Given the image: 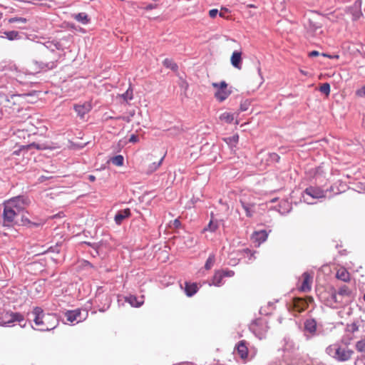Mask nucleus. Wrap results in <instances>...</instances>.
I'll list each match as a JSON object with an SVG mask.
<instances>
[{
	"mask_svg": "<svg viewBox=\"0 0 365 365\" xmlns=\"http://www.w3.org/2000/svg\"><path fill=\"white\" fill-rule=\"evenodd\" d=\"M32 314L34 324L40 331H50L58 324V319L56 314H44L43 309L39 307H34Z\"/></svg>",
	"mask_w": 365,
	"mask_h": 365,
	"instance_id": "obj_1",
	"label": "nucleus"
},
{
	"mask_svg": "<svg viewBox=\"0 0 365 365\" xmlns=\"http://www.w3.org/2000/svg\"><path fill=\"white\" fill-rule=\"evenodd\" d=\"M327 352L336 360L341 362L349 361L354 354V351L351 349L347 347H342L337 344L330 345L327 349Z\"/></svg>",
	"mask_w": 365,
	"mask_h": 365,
	"instance_id": "obj_2",
	"label": "nucleus"
},
{
	"mask_svg": "<svg viewBox=\"0 0 365 365\" xmlns=\"http://www.w3.org/2000/svg\"><path fill=\"white\" fill-rule=\"evenodd\" d=\"M5 205L10 206L11 210H14L17 214H20L30 204V200L28 197L24 196H17L11 198L4 202Z\"/></svg>",
	"mask_w": 365,
	"mask_h": 365,
	"instance_id": "obj_3",
	"label": "nucleus"
},
{
	"mask_svg": "<svg viewBox=\"0 0 365 365\" xmlns=\"http://www.w3.org/2000/svg\"><path fill=\"white\" fill-rule=\"evenodd\" d=\"M212 86L216 89L214 96L220 103L227 100L231 94V91L227 88L228 84L225 81H221L220 83H212Z\"/></svg>",
	"mask_w": 365,
	"mask_h": 365,
	"instance_id": "obj_4",
	"label": "nucleus"
},
{
	"mask_svg": "<svg viewBox=\"0 0 365 365\" xmlns=\"http://www.w3.org/2000/svg\"><path fill=\"white\" fill-rule=\"evenodd\" d=\"M302 198L304 202H306L307 204H316L319 198V191L314 187H307L304 191Z\"/></svg>",
	"mask_w": 365,
	"mask_h": 365,
	"instance_id": "obj_5",
	"label": "nucleus"
},
{
	"mask_svg": "<svg viewBox=\"0 0 365 365\" xmlns=\"http://www.w3.org/2000/svg\"><path fill=\"white\" fill-rule=\"evenodd\" d=\"M23 320L24 317L21 314L11 312L2 313L0 317V324L1 325L9 324L14 322H21Z\"/></svg>",
	"mask_w": 365,
	"mask_h": 365,
	"instance_id": "obj_6",
	"label": "nucleus"
},
{
	"mask_svg": "<svg viewBox=\"0 0 365 365\" xmlns=\"http://www.w3.org/2000/svg\"><path fill=\"white\" fill-rule=\"evenodd\" d=\"M359 331V326L356 323H352L346 326L345 329V335L341 339V343L348 346L353 340V334Z\"/></svg>",
	"mask_w": 365,
	"mask_h": 365,
	"instance_id": "obj_7",
	"label": "nucleus"
},
{
	"mask_svg": "<svg viewBox=\"0 0 365 365\" xmlns=\"http://www.w3.org/2000/svg\"><path fill=\"white\" fill-rule=\"evenodd\" d=\"M18 215L14 210H11L10 206L4 204L3 225L4 226H11Z\"/></svg>",
	"mask_w": 365,
	"mask_h": 365,
	"instance_id": "obj_8",
	"label": "nucleus"
},
{
	"mask_svg": "<svg viewBox=\"0 0 365 365\" xmlns=\"http://www.w3.org/2000/svg\"><path fill=\"white\" fill-rule=\"evenodd\" d=\"M313 276L308 272L302 274V277L299 279L298 288L302 292H308L311 289Z\"/></svg>",
	"mask_w": 365,
	"mask_h": 365,
	"instance_id": "obj_9",
	"label": "nucleus"
},
{
	"mask_svg": "<svg viewBox=\"0 0 365 365\" xmlns=\"http://www.w3.org/2000/svg\"><path fill=\"white\" fill-rule=\"evenodd\" d=\"M163 158L158 160H153L152 158H147L146 165H144L143 172L148 175L153 173L159 169L161 165Z\"/></svg>",
	"mask_w": 365,
	"mask_h": 365,
	"instance_id": "obj_10",
	"label": "nucleus"
},
{
	"mask_svg": "<svg viewBox=\"0 0 365 365\" xmlns=\"http://www.w3.org/2000/svg\"><path fill=\"white\" fill-rule=\"evenodd\" d=\"M51 57L48 56H46V57H44V62H42V64L43 66H42V68H46L47 69H51L55 66V64L58 61L59 55L58 53H54L53 51H51Z\"/></svg>",
	"mask_w": 365,
	"mask_h": 365,
	"instance_id": "obj_11",
	"label": "nucleus"
},
{
	"mask_svg": "<svg viewBox=\"0 0 365 365\" xmlns=\"http://www.w3.org/2000/svg\"><path fill=\"white\" fill-rule=\"evenodd\" d=\"M64 316H66L67 321L71 323H79L83 319L81 317V312L79 309L67 311L66 314H64Z\"/></svg>",
	"mask_w": 365,
	"mask_h": 365,
	"instance_id": "obj_12",
	"label": "nucleus"
},
{
	"mask_svg": "<svg viewBox=\"0 0 365 365\" xmlns=\"http://www.w3.org/2000/svg\"><path fill=\"white\" fill-rule=\"evenodd\" d=\"M268 233L266 230H260L253 232L251 235V240L257 246H259L263 242L267 241Z\"/></svg>",
	"mask_w": 365,
	"mask_h": 365,
	"instance_id": "obj_13",
	"label": "nucleus"
},
{
	"mask_svg": "<svg viewBox=\"0 0 365 365\" xmlns=\"http://www.w3.org/2000/svg\"><path fill=\"white\" fill-rule=\"evenodd\" d=\"M241 205L242 206L244 210L246 212V215L247 217H250L252 216V208L255 206L254 202H250L247 195H242L240 200Z\"/></svg>",
	"mask_w": 365,
	"mask_h": 365,
	"instance_id": "obj_14",
	"label": "nucleus"
},
{
	"mask_svg": "<svg viewBox=\"0 0 365 365\" xmlns=\"http://www.w3.org/2000/svg\"><path fill=\"white\" fill-rule=\"evenodd\" d=\"M237 352L242 359H246L248 356L249 351L246 341H240L236 346Z\"/></svg>",
	"mask_w": 365,
	"mask_h": 365,
	"instance_id": "obj_15",
	"label": "nucleus"
},
{
	"mask_svg": "<svg viewBox=\"0 0 365 365\" xmlns=\"http://www.w3.org/2000/svg\"><path fill=\"white\" fill-rule=\"evenodd\" d=\"M242 52L235 51L232 53L230 62L233 67L240 70L242 68Z\"/></svg>",
	"mask_w": 365,
	"mask_h": 365,
	"instance_id": "obj_16",
	"label": "nucleus"
},
{
	"mask_svg": "<svg viewBox=\"0 0 365 365\" xmlns=\"http://www.w3.org/2000/svg\"><path fill=\"white\" fill-rule=\"evenodd\" d=\"M308 302L306 299L302 298H294L293 299V310L300 313L306 307H307Z\"/></svg>",
	"mask_w": 365,
	"mask_h": 365,
	"instance_id": "obj_17",
	"label": "nucleus"
},
{
	"mask_svg": "<svg viewBox=\"0 0 365 365\" xmlns=\"http://www.w3.org/2000/svg\"><path fill=\"white\" fill-rule=\"evenodd\" d=\"M130 215V210L129 208L120 210L115 216H114V221H115L116 224L120 225L123 220L128 218Z\"/></svg>",
	"mask_w": 365,
	"mask_h": 365,
	"instance_id": "obj_18",
	"label": "nucleus"
},
{
	"mask_svg": "<svg viewBox=\"0 0 365 365\" xmlns=\"http://www.w3.org/2000/svg\"><path fill=\"white\" fill-rule=\"evenodd\" d=\"M336 278L343 282H347L351 279L350 274L346 268L340 267L336 272Z\"/></svg>",
	"mask_w": 365,
	"mask_h": 365,
	"instance_id": "obj_19",
	"label": "nucleus"
},
{
	"mask_svg": "<svg viewBox=\"0 0 365 365\" xmlns=\"http://www.w3.org/2000/svg\"><path fill=\"white\" fill-rule=\"evenodd\" d=\"M73 108L74 110H76L81 117H83L84 115L91 110V105L88 103L76 105Z\"/></svg>",
	"mask_w": 365,
	"mask_h": 365,
	"instance_id": "obj_20",
	"label": "nucleus"
},
{
	"mask_svg": "<svg viewBox=\"0 0 365 365\" xmlns=\"http://www.w3.org/2000/svg\"><path fill=\"white\" fill-rule=\"evenodd\" d=\"M198 287L197 283H185V292L187 297H190L195 294L197 292Z\"/></svg>",
	"mask_w": 365,
	"mask_h": 365,
	"instance_id": "obj_21",
	"label": "nucleus"
},
{
	"mask_svg": "<svg viewBox=\"0 0 365 365\" xmlns=\"http://www.w3.org/2000/svg\"><path fill=\"white\" fill-rule=\"evenodd\" d=\"M337 303L338 299L336 295V290L331 289L330 298H325V304L330 307H336V304Z\"/></svg>",
	"mask_w": 365,
	"mask_h": 365,
	"instance_id": "obj_22",
	"label": "nucleus"
},
{
	"mask_svg": "<svg viewBox=\"0 0 365 365\" xmlns=\"http://www.w3.org/2000/svg\"><path fill=\"white\" fill-rule=\"evenodd\" d=\"M317 323L314 319H309L305 321V330L312 334L316 331Z\"/></svg>",
	"mask_w": 365,
	"mask_h": 365,
	"instance_id": "obj_23",
	"label": "nucleus"
},
{
	"mask_svg": "<svg viewBox=\"0 0 365 365\" xmlns=\"http://www.w3.org/2000/svg\"><path fill=\"white\" fill-rule=\"evenodd\" d=\"M73 17L76 21L82 23L83 24H87L90 21V19L86 13H78L77 14H73Z\"/></svg>",
	"mask_w": 365,
	"mask_h": 365,
	"instance_id": "obj_24",
	"label": "nucleus"
},
{
	"mask_svg": "<svg viewBox=\"0 0 365 365\" xmlns=\"http://www.w3.org/2000/svg\"><path fill=\"white\" fill-rule=\"evenodd\" d=\"M219 227V222L217 220H210V223L203 228V232H215Z\"/></svg>",
	"mask_w": 365,
	"mask_h": 365,
	"instance_id": "obj_25",
	"label": "nucleus"
},
{
	"mask_svg": "<svg viewBox=\"0 0 365 365\" xmlns=\"http://www.w3.org/2000/svg\"><path fill=\"white\" fill-rule=\"evenodd\" d=\"M223 278L224 277H222L221 272L219 270H217L215 273H214L212 277V284L217 287H220L222 284Z\"/></svg>",
	"mask_w": 365,
	"mask_h": 365,
	"instance_id": "obj_26",
	"label": "nucleus"
},
{
	"mask_svg": "<svg viewBox=\"0 0 365 365\" xmlns=\"http://www.w3.org/2000/svg\"><path fill=\"white\" fill-rule=\"evenodd\" d=\"M163 66L167 67L172 71H177L178 68V66L170 58L164 59L163 61Z\"/></svg>",
	"mask_w": 365,
	"mask_h": 365,
	"instance_id": "obj_27",
	"label": "nucleus"
},
{
	"mask_svg": "<svg viewBox=\"0 0 365 365\" xmlns=\"http://www.w3.org/2000/svg\"><path fill=\"white\" fill-rule=\"evenodd\" d=\"M220 119L221 121L231 123L234 120L233 114L230 112H224L220 115Z\"/></svg>",
	"mask_w": 365,
	"mask_h": 365,
	"instance_id": "obj_28",
	"label": "nucleus"
},
{
	"mask_svg": "<svg viewBox=\"0 0 365 365\" xmlns=\"http://www.w3.org/2000/svg\"><path fill=\"white\" fill-rule=\"evenodd\" d=\"M4 35L10 41L20 38L19 34L17 31H4Z\"/></svg>",
	"mask_w": 365,
	"mask_h": 365,
	"instance_id": "obj_29",
	"label": "nucleus"
},
{
	"mask_svg": "<svg viewBox=\"0 0 365 365\" xmlns=\"http://www.w3.org/2000/svg\"><path fill=\"white\" fill-rule=\"evenodd\" d=\"M126 302H128L132 307H139L143 304V302H138L136 297L129 296L125 299Z\"/></svg>",
	"mask_w": 365,
	"mask_h": 365,
	"instance_id": "obj_30",
	"label": "nucleus"
},
{
	"mask_svg": "<svg viewBox=\"0 0 365 365\" xmlns=\"http://www.w3.org/2000/svg\"><path fill=\"white\" fill-rule=\"evenodd\" d=\"M355 349L359 353L365 354V338L361 339L355 344Z\"/></svg>",
	"mask_w": 365,
	"mask_h": 365,
	"instance_id": "obj_31",
	"label": "nucleus"
},
{
	"mask_svg": "<svg viewBox=\"0 0 365 365\" xmlns=\"http://www.w3.org/2000/svg\"><path fill=\"white\" fill-rule=\"evenodd\" d=\"M120 97L123 98V101L125 102H128V101H130L133 99V90L130 87L128 88L127 91L122 93L120 95Z\"/></svg>",
	"mask_w": 365,
	"mask_h": 365,
	"instance_id": "obj_32",
	"label": "nucleus"
},
{
	"mask_svg": "<svg viewBox=\"0 0 365 365\" xmlns=\"http://www.w3.org/2000/svg\"><path fill=\"white\" fill-rule=\"evenodd\" d=\"M110 160L114 165L120 167L123 165V157L120 155L113 157Z\"/></svg>",
	"mask_w": 365,
	"mask_h": 365,
	"instance_id": "obj_33",
	"label": "nucleus"
},
{
	"mask_svg": "<svg viewBox=\"0 0 365 365\" xmlns=\"http://www.w3.org/2000/svg\"><path fill=\"white\" fill-rule=\"evenodd\" d=\"M230 14V10L226 7H221L219 11V16L225 19H230V16L227 15Z\"/></svg>",
	"mask_w": 365,
	"mask_h": 365,
	"instance_id": "obj_34",
	"label": "nucleus"
},
{
	"mask_svg": "<svg viewBox=\"0 0 365 365\" xmlns=\"http://www.w3.org/2000/svg\"><path fill=\"white\" fill-rule=\"evenodd\" d=\"M224 140H225V142L230 145H235L238 143L239 135L236 134L232 135V137L224 139Z\"/></svg>",
	"mask_w": 365,
	"mask_h": 365,
	"instance_id": "obj_35",
	"label": "nucleus"
},
{
	"mask_svg": "<svg viewBox=\"0 0 365 365\" xmlns=\"http://www.w3.org/2000/svg\"><path fill=\"white\" fill-rule=\"evenodd\" d=\"M214 262H215V256L213 255H210L209 256L208 259H207L205 265H204V267H205V269L207 270H210L212 268V267L213 266Z\"/></svg>",
	"mask_w": 365,
	"mask_h": 365,
	"instance_id": "obj_36",
	"label": "nucleus"
},
{
	"mask_svg": "<svg viewBox=\"0 0 365 365\" xmlns=\"http://www.w3.org/2000/svg\"><path fill=\"white\" fill-rule=\"evenodd\" d=\"M250 106V101L248 100L244 101L243 102L240 103V111L245 112L249 109Z\"/></svg>",
	"mask_w": 365,
	"mask_h": 365,
	"instance_id": "obj_37",
	"label": "nucleus"
},
{
	"mask_svg": "<svg viewBox=\"0 0 365 365\" xmlns=\"http://www.w3.org/2000/svg\"><path fill=\"white\" fill-rule=\"evenodd\" d=\"M219 271L221 272L223 277H232L235 274L234 271L231 269H220Z\"/></svg>",
	"mask_w": 365,
	"mask_h": 365,
	"instance_id": "obj_38",
	"label": "nucleus"
},
{
	"mask_svg": "<svg viewBox=\"0 0 365 365\" xmlns=\"http://www.w3.org/2000/svg\"><path fill=\"white\" fill-rule=\"evenodd\" d=\"M280 157L276 153H271L269 154V160L271 163H278L279 161Z\"/></svg>",
	"mask_w": 365,
	"mask_h": 365,
	"instance_id": "obj_39",
	"label": "nucleus"
},
{
	"mask_svg": "<svg viewBox=\"0 0 365 365\" xmlns=\"http://www.w3.org/2000/svg\"><path fill=\"white\" fill-rule=\"evenodd\" d=\"M9 22L10 24H12V23H22V24H25L27 22V19H24V18H22V17H14V18H11L9 19Z\"/></svg>",
	"mask_w": 365,
	"mask_h": 365,
	"instance_id": "obj_40",
	"label": "nucleus"
},
{
	"mask_svg": "<svg viewBox=\"0 0 365 365\" xmlns=\"http://www.w3.org/2000/svg\"><path fill=\"white\" fill-rule=\"evenodd\" d=\"M339 294L340 296H349L350 294V290L346 286H343L339 288Z\"/></svg>",
	"mask_w": 365,
	"mask_h": 365,
	"instance_id": "obj_41",
	"label": "nucleus"
},
{
	"mask_svg": "<svg viewBox=\"0 0 365 365\" xmlns=\"http://www.w3.org/2000/svg\"><path fill=\"white\" fill-rule=\"evenodd\" d=\"M321 93H325L328 96L330 93V85L329 83L321 84Z\"/></svg>",
	"mask_w": 365,
	"mask_h": 365,
	"instance_id": "obj_42",
	"label": "nucleus"
},
{
	"mask_svg": "<svg viewBox=\"0 0 365 365\" xmlns=\"http://www.w3.org/2000/svg\"><path fill=\"white\" fill-rule=\"evenodd\" d=\"M48 43L50 44L49 47H51V46H53V47L56 48L58 50H62L63 49L62 46H61V43L59 41H51V42H50Z\"/></svg>",
	"mask_w": 365,
	"mask_h": 365,
	"instance_id": "obj_43",
	"label": "nucleus"
},
{
	"mask_svg": "<svg viewBox=\"0 0 365 365\" xmlns=\"http://www.w3.org/2000/svg\"><path fill=\"white\" fill-rule=\"evenodd\" d=\"M217 14H219V11L217 9H212V10L209 11V16L211 19L216 18Z\"/></svg>",
	"mask_w": 365,
	"mask_h": 365,
	"instance_id": "obj_44",
	"label": "nucleus"
},
{
	"mask_svg": "<svg viewBox=\"0 0 365 365\" xmlns=\"http://www.w3.org/2000/svg\"><path fill=\"white\" fill-rule=\"evenodd\" d=\"M356 95L359 97H362L365 96V86H362L360 89L357 90L356 92H355Z\"/></svg>",
	"mask_w": 365,
	"mask_h": 365,
	"instance_id": "obj_45",
	"label": "nucleus"
},
{
	"mask_svg": "<svg viewBox=\"0 0 365 365\" xmlns=\"http://www.w3.org/2000/svg\"><path fill=\"white\" fill-rule=\"evenodd\" d=\"M181 222L178 219L174 220L172 222L171 227L174 228H179L180 227Z\"/></svg>",
	"mask_w": 365,
	"mask_h": 365,
	"instance_id": "obj_46",
	"label": "nucleus"
},
{
	"mask_svg": "<svg viewBox=\"0 0 365 365\" xmlns=\"http://www.w3.org/2000/svg\"><path fill=\"white\" fill-rule=\"evenodd\" d=\"M321 56H324V57H328L331 59H335V60H338L339 58V55H328L327 53H321Z\"/></svg>",
	"mask_w": 365,
	"mask_h": 365,
	"instance_id": "obj_47",
	"label": "nucleus"
},
{
	"mask_svg": "<svg viewBox=\"0 0 365 365\" xmlns=\"http://www.w3.org/2000/svg\"><path fill=\"white\" fill-rule=\"evenodd\" d=\"M138 140H139L138 136L136 135H133V134L131 135V136L130 137V139H129V142L133 143H137V142H138Z\"/></svg>",
	"mask_w": 365,
	"mask_h": 365,
	"instance_id": "obj_48",
	"label": "nucleus"
},
{
	"mask_svg": "<svg viewBox=\"0 0 365 365\" xmlns=\"http://www.w3.org/2000/svg\"><path fill=\"white\" fill-rule=\"evenodd\" d=\"M258 72H259V75L260 76V83H259V85L258 87H259L260 86H262L264 83V78H263V76H262V72H261V69L259 68L258 70Z\"/></svg>",
	"mask_w": 365,
	"mask_h": 365,
	"instance_id": "obj_49",
	"label": "nucleus"
},
{
	"mask_svg": "<svg viewBox=\"0 0 365 365\" xmlns=\"http://www.w3.org/2000/svg\"><path fill=\"white\" fill-rule=\"evenodd\" d=\"M319 55V52L317 51H313L309 53V56H318Z\"/></svg>",
	"mask_w": 365,
	"mask_h": 365,
	"instance_id": "obj_50",
	"label": "nucleus"
},
{
	"mask_svg": "<svg viewBox=\"0 0 365 365\" xmlns=\"http://www.w3.org/2000/svg\"><path fill=\"white\" fill-rule=\"evenodd\" d=\"M155 8H156L155 5H153V4H150L147 6L146 10L150 11V10H152V9H155Z\"/></svg>",
	"mask_w": 365,
	"mask_h": 365,
	"instance_id": "obj_51",
	"label": "nucleus"
},
{
	"mask_svg": "<svg viewBox=\"0 0 365 365\" xmlns=\"http://www.w3.org/2000/svg\"><path fill=\"white\" fill-rule=\"evenodd\" d=\"M88 179L91 182H93L96 179V178L94 177L93 175H89Z\"/></svg>",
	"mask_w": 365,
	"mask_h": 365,
	"instance_id": "obj_52",
	"label": "nucleus"
},
{
	"mask_svg": "<svg viewBox=\"0 0 365 365\" xmlns=\"http://www.w3.org/2000/svg\"><path fill=\"white\" fill-rule=\"evenodd\" d=\"M247 7L248 8H257V6L255 5H254V4H248Z\"/></svg>",
	"mask_w": 365,
	"mask_h": 365,
	"instance_id": "obj_53",
	"label": "nucleus"
},
{
	"mask_svg": "<svg viewBox=\"0 0 365 365\" xmlns=\"http://www.w3.org/2000/svg\"><path fill=\"white\" fill-rule=\"evenodd\" d=\"M19 150H14L13 152V155H19Z\"/></svg>",
	"mask_w": 365,
	"mask_h": 365,
	"instance_id": "obj_54",
	"label": "nucleus"
},
{
	"mask_svg": "<svg viewBox=\"0 0 365 365\" xmlns=\"http://www.w3.org/2000/svg\"><path fill=\"white\" fill-rule=\"evenodd\" d=\"M2 17H3V14H2V13H1V12H0V19H2Z\"/></svg>",
	"mask_w": 365,
	"mask_h": 365,
	"instance_id": "obj_55",
	"label": "nucleus"
},
{
	"mask_svg": "<svg viewBox=\"0 0 365 365\" xmlns=\"http://www.w3.org/2000/svg\"><path fill=\"white\" fill-rule=\"evenodd\" d=\"M27 3H29V4H34L31 1H26Z\"/></svg>",
	"mask_w": 365,
	"mask_h": 365,
	"instance_id": "obj_56",
	"label": "nucleus"
},
{
	"mask_svg": "<svg viewBox=\"0 0 365 365\" xmlns=\"http://www.w3.org/2000/svg\"><path fill=\"white\" fill-rule=\"evenodd\" d=\"M363 299H364V301L365 302V294L363 296Z\"/></svg>",
	"mask_w": 365,
	"mask_h": 365,
	"instance_id": "obj_57",
	"label": "nucleus"
},
{
	"mask_svg": "<svg viewBox=\"0 0 365 365\" xmlns=\"http://www.w3.org/2000/svg\"><path fill=\"white\" fill-rule=\"evenodd\" d=\"M154 1H158V0H154Z\"/></svg>",
	"mask_w": 365,
	"mask_h": 365,
	"instance_id": "obj_58",
	"label": "nucleus"
}]
</instances>
